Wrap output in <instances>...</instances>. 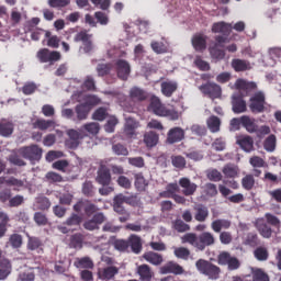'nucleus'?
<instances>
[{
    "label": "nucleus",
    "mask_w": 281,
    "mask_h": 281,
    "mask_svg": "<svg viewBox=\"0 0 281 281\" xmlns=\"http://www.w3.org/2000/svg\"><path fill=\"white\" fill-rule=\"evenodd\" d=\"M181 243L191 245L196 251H203L206 247L216 245V237L211 232H203L200 235L187 233L181 237Z\"/></svg>",
    "instance_id": "f257e3e1"
},
{
    "label": "nucleus",
    "mask_w": 281,
    "mask_h": 281,
    "mask_svg": "<svg viewBox=\"0 0 281 281\" xmlns=\"http://www.w3.org/2000/svg\"><path fill=\"white\" fill-rule=\"evenodd\" d=\"M149 109L159 117H169L172 121L179 120V112L167 109L166 105L161 103V99H159V97H151Z\"/></svg>",
    "instance_id": "f03ea898"
},
{
    "label": "nucleus",
    "mask_w": 281,
    "mask_h": 281,
    "mask_svg": "<svg viewBox=\"0 0 281 281\" xmlns=\"http://www.w3.org/2000/svg\"><path fill=\"white\" fill-rule=\"evenodd\" d=\"M199 273L206 276L209 280H218L221 278V268L209 260L199 259L195 262Z\"/></svg>",
    "instance_id": "7ed1b4c3"
},
{
    "label": "nucleus",
    "mask_w": 281,
    "mask_h": 281,
    "mask_svg": "<svg viewBox=\"0 0 281 281\" xmlns=\"http://www.w3.org/2000/svg\"><path fill=\"white\" fill-rule=\"evenodd\" d=\"M217 263L221 267H227L228 271H238L240 269V260L238 257L232 256L229 251H222L217 256Z\"/></svg>",
    "instance_id": "20e7f679"
},
{
    "label": "nucleus",
    "mask_w": 281,
    "mask_h": 281,
    "mask_svg": "<svg viewBox=\"0 0 281 281\" xmlns=\"http://www.w3.org/2000/svg\"><path fill=\"white\" fill-rule=\"evenodd\" d=\"M266 106H267V97L265 95V92L258 91L250 97L249 109L251 113H265Z\"/></svg>",
    "instance_id": "39448f33"
},
{
    "label": "nucleus",
    "mask_w": 281,
    "mask_h": 281,
    "mask_svg": "<svg viewBox=\"0 0 281 281\" xmlns=\"http://www.w3.org/2000/svg\"><path fill=\"white\" fill-rule=\"evenodd\" d=\"M36 58L42 64L48 63L49 65H54V63H58V60L63 58V55L58 50H50L49 48H41L36 53Z\"/></svg>",
    "instance_id": "423d86ee"
},
{
    "label": "nucleus",
    "mask_w": 281,
    "mask_h": 281,
    "mask_svg": "<svg viewBox=\"0 0 281 281\" xmlns=\"http://www.w3.org/2000/svg\"><path fill=\"white\" fill-rule=\"evenodd\" d=\"M20 155H22L24 159H29V161L34 164V161L43 159V148L38 145L25 146L20 148Z\"/></svg>",
    "instance_id": "0eeeda50"
},
{
    "label": "nucleus",
    "mask_w": 281,
    "mask_h": 281,
    "mask_svg": "<svg viewBox=\"0 0 281 281\" xmlns=\"http://www.w3.org/2000/svg\"><path fill=\"white\" fill-rule=\"evenodd\" d=\"M199 89H200L201 93H203L204 95H207L212 100H216V99L221 98V95L223 93V89H221V86H218V83H214V82H210V81L200 86Z\"/></svg>",
    "instance_id": "6e6552de"
},
{
    "label": "nucleus",
    "mask_w": 281,
    "mask_h": 281,
    "mask_svg": "<svg viewBox=\"0 0 281 281\" xmlns=\"http://www.w3.org/2000/svg\"><path fill=\"white\" fill-rule=\"evenodd\" d=\"M102 223H106V215H104V213L99 212L95 213L92 218L87 220L83 223V227L88 231V232H95V229H100V225H102Z\"/></svg>",
    "instance_id": "1a4fd4ad"
},
{
    "label": "nucleus",
    "mask_w": 281,
    "mask_h": 281,
    "mask_svg": "<svg viewBox=\"0 0 281 281\" xmlns=\"http://www.w3.org/2000/svg\"><path fill=\"white\" fill-rule=\"evenodd\" d=\"M159 272L162 276H168V273H172V276H183L186 273V269L177 261H168L162 267H160Z\"/></svg>",
    "instance_id": "9d476101"
},
{
    "label": "nucleus",
    "mask_w": 281,
    "mask_h": 281,
    "mask_svg": "<svg viewBox=\"0 0 281 281\" xmlns=\"http://www.w3.org/2000/svg\"><path fill=\"white\" fill-rule=\"evenodd\" d=\"M235 89H237V91H243L245 95H251V93H256L258 90V83L245 79H237L235 82Z\"/></svg>",
    "instance_id": "9b49d317"
},
{
    "label": "nucleus",
    "mask_w": 281,
    "mask_h": 281,
    "mask_svg": "<svg viewBox=\"0 0 281 281\" xmlns=\"http://www.w3.org/2000/svg\"><path fill=\"white\" fill-rule=\"evenodd\" d=\"M116 76L120 80H128L131 76V64L124 59H119L115 63Z\"/></svg>",
    "instance_id": "f8f14e48"
},
{
    "label": "nucleus",
    "mask_w": 281,
    "mask_h": 281,
    "mask_svg": "<svg viewBox=\"0 0 281 281\" xmlns=\"http://www.w3.org/2000/svg\"><path fill=\"white\" fill-rule=\"evenodd\" d=\"M232 111L233 113H236V114L247 113V101H245L243 94H239V93L233 94Z\"/></svg>",
    "instance_id": "ddd939ff"
},
{
    "label": "nucleus",
    "mask_w": 281,
    "mask_h": 281,
    "mask_svg": "<svg viewBox=\"0 0 281 281\" xmlns=\"http://www.w3.org/2000/svg\"><path fill=\"white\" fill-rule=\"evenodd\" d=\"M186 139V131L181 127H172L167 133V144H179Z\"/></svg>",
    "instance_id": "4468645a"
},
{
    "label": "nucleus",
    "mask_w": 281,
    "mask_h": 281,
    "mask_svg": "<svg viewBox=\"0 0 281 281\" xmlns=\"http://www.w3.org/2000/svg\"><path fill=\"white\" fill-rule=\"evenodd\" d=\"M112 207L115 212V214L119 215L120 223H126L127 221H131V212H128L124 204L116 201L115 198H113V204Z\"/></svg>",
    "instance_id": "2eb2a0df"
},
{
    "label": "nucleus",
    "mask_w": 281,
    "mask_h": 281,
    "mask_svg": "<svg viewBox=\"0 0 281 281\" xmlns=\"http://www.w3.org/2000/svg\"><path fill=\"white\" fill-rule=\"evenodd\" d=\"M95 181L99 186H111V169L101 165L97 172Z\"/></svg>",
    "instance_id": "dca6fc26"
},
{
    "label": "nucleus",
    "mask_w": 281,
    "mask_h": 281,
    "mask_svg": "<svg viewBox=\"0 0 281 281\" xmlns=\"http://www.w3.org/2000/svg\"><path fill=\"white\" fill-rule=\"evenodd\" d=\"M179 186L182 188V194L184 196H192L196 192L199 186L190 181V178H180Z\"/></svg>",
    "instance_id": "f3484780"
},
{
    "label": "nucleus",
    "mask_w": 281,
    "mask_h": 281,
    "mask_svg": "<svg viewBox=\"0 0 281 281\" xmlns=\"http://www.w3.org/2000/svg\"><path fill=\"white\" fill-rule=\"evenodd\" d=\"M67 135L69 138L66 140V146H68V148H71L72 150L80 146V139H83L85 137L82 133L76 130H68Z\"/></svg>",
    "instance_id": "a211bd4d"
},
{
    "label": "nucleus",
    "mask_w": 281,
    "mask_h": 281,
    "mask_svg": "<svg viewBox=\"0 0 281 281\" xmlns=\"http://www.w3.org/2000/svg\"><path fill=\"white\" fill-rule=\"evenodd\" d=\"M130 98L133 102H146L148 93L146 90L135 86L130 89Z\"/></svg>",
    "instance_id": "6ab92c4d"
},
{
    "label": "nucleus",
    "mask_w": 281,
    "mask_h": 281,
    "mask_svg": "<svg viewBox=\"0 0 281 281\" xmlns=\"http://www.w3.org/2000/svg\"><path fill=\"white\" fill-rule=\"evenodd\" d=\"M91 109L92 105L89 102L77 104L75 108L77 120H79V122H82V120H87V117H89V113H91Z\"/></svg>",
    "instance_id": "aec40b11"
},
{
    "label": "nucleus",
    "mask_w": 281,
    "mask_h": 281,
    "mask_svg": "<svg viewBox=\"0 0 281 281\" xmlns=\"http://www.w3.org/2000/svg\"><path fill=\"white\" fill-rule=\"evenodd\" d=\"M231 67L239 74L240 71H249L251 69V63L247 59L234 58L231 61Z\"/></svg>",
    "instance_id": "412c9836"
},
{
    "label": "nucleus",
    "mask_w": 281,
    "mask_h": 281,
    "mask_svg": "<svg viewBox=\"0 0 281 281\" xmlns=\"http://www.w3.org/2000/svg\"><path fill=\"white\" fill-rule=\"evenodd\" d=\"M143 258L154 267H159L164 263V256L159 252L147 251L143 255Z\"/></svg>",
    "instance_id": "4be33fe9"
},
{
    "label": "nucleus",
    "mask_w": 281,
    "mask_h": 281,
    "mask_svg": "<svg viewBox=\"0 0 281 281\" xmlns=\"http://www.w3.org/2000/svg\"><path fill=\"white\" fill-rule=\"evenodd\" d=\"M177 89H179V85L176 81H162L160 83V90L165 98H172Z\"/></svg>",
    "instance_id": "5701e85b"
},
{
    "label": "nucleus",
    "mask_w": 281,
    "mask_h": 281,
    "mask_svg": "<svg viewBox=\"0 0 281 281\" xmlns=\"http://www.w3.org/2000/svg\"><path fill=\"white\" fill-rule=\"evenodd\" d=\"M213 34H223V36H229L232 34V24L226 22H215L212 25Z\"/></svg>",
    "instance_id": "b1692460"
},
{
    "label": "nucleus",
    "mask_w": 281,
    "mask_h": 281,
    "mask_svg": "<svg viewBox=\"0 0 281 281\" xmlns=\"http://www.w3.org/2000/svg\"><path fill=\"white\" fill-rule=\"evenodd\" d=\"M194 212V218L198 223H205L210 216V210H207V206L203 204L195 205Z\"/></svg>",
    "instance_id": "393cba45"
},
{
    "label": "nucleus",
    "mask_w": 281,
    "mask_h": 281,
    "mask_svg": "<svg viewBox=\"0 0 281 281\" xmlns=\"http://www.w3.org/2000/svg\"><path fill=\"white\" fill-rule=\"evenodd\" d=\"M14 133V123L5 119L0 120V135L1 137H10Z\"/></svg>",
    "instance_id": "a878e982"
},
{
    "label": "nucleus",
    "mask_w": 281,
    "mask_h": 281,
    "mask_svg": "<svg viewBox=\"0 0 281 281\" xmlns=\"http://www.w3.org/2000/svg\"><path fill=\"white\" fill-rule=\"evenodd\" d=\"M241 126L247 131V133H258V124H256V119H251L248 115L241 116Z\"/></svg>",
    "instance_id": "bb28decb"
},
{
    "label": "nucleus",
    "mask_w": 281,
    "mask_h": 281,
    "mask_svg": "<svg viewBox=\"0 0 281 281\" xmlns=\"http://www.w3.org/2000/svg\"><path fill=\"white\" fill-rule=\"evenodd\" d=\"M232 227V222L229 220H215L211 223V229L215 232V234H221L222 229H229Z\"/></svg>",
    "instance_id": "cd10ccee"
},
{
    "label": "nucleus",
    "mask_w": 281,
    "mask_h": 281,
    "mask_svg": "<svg viewBox=\"0 0 281 281\" xmlns=\"http://www.w3.org/2000/svg\"><path fill=\"white\" fill-rule=\"evenodd\" d=\"M114 200H116L119 203H126L127 205H132V207H135L139 204V200H137V195H124L123 193H119L114 196Z\"/></svg>",
    "instance_id": "c85d7f7f"
},
{
    "label": "nucleus",
    "mask_w": 281,
    "mask_h": 281,
    "mask_svg": "<svg viewBox=\"0 0 281 281\" xmlns=\"http://www.w3.org/2000/svg\"><path fill=\"white\" fill-rule=\"evenodd\" d=\"M137 274L139 276L140 281L153 280V269H150V266L146 263H143L137 267Z\"/></svg>",
    "instance_id": "c756f323"
},
{
    "label": "nucleus",
    "mask_w": 281,
    "mask_h": 281,
    "mask_svg": "<svg viewBox=\"0 0 281 281\" xmlns=\"http://www.w3.org/2000/svg\"><path fill=\"white\" fill-rule=\"evenodd\" d=\"M45 32V38L47 47H50V49H58L60 47V37L58 35H52V31H44Z\"/></svg>",
    "instance_id": "7c9ffc66"
},
{
    "label": "nucleus",
    "mask_w": 281,
    "mask_h": 281,
    "mask_svg": "<svg viewBox=\"0 0 281 281\" xmlns=\"http://www.w3.org/2000/svg\"><path fill=\"white\" fill-rule=\"evenodd\" d=\"M192 45L195 52H203L207 47V38L203 35H194L192 37Z\"/></svg>",
    "instance_id": "2f4dec72"
},
{
    "label": "nucleus",
    "mask_w": 281,
    "mask_h": 281,
    "mask_svg": "<svg viewBox=\"0 0 281 281\" xmlns=\"http://www.w3.org/2000/svg\"><path fill=\"white\" fill-rule=\"evenodd\" d=\"M56 122L53 120L37 119L33 123V128H38V131H47L48 128H54Z\"/></svg>",
    "instance_id": "473e14b6"
},
{
    "label": "nucleus",
    "mask_w": 281,
    "mask_h": 281,
    "mask_svg": "<svg viewBox=\"0 0 281 281\" xmlns=\"http://www.w3.org/2000/svg\"><path fill=\"white\" fill-rule=\"evenodd\" d=\"M27 249L30 251H37V254L43 252V240L38 237H29Z\"/></svg>",
    "instance_id": "72a5a7b5"
},
{
    "label": "nucleus",
    "mask_w": 281,
    "mask_h": 281,
    "mask_svg": "<svg viewBox=\"0 0 281 281\" xmlns=\"http://www.w3.org/2000/svg\"><path fill=\"white\" fill-rule=\"evenodd\" d=\"M212 60L216 63L225 59V50L218 48V44H214L209 48Z\"/></svg>",
    "instance_id": "f704fd0d"
},
{
    "label": "nucleus",
    "mask_w": 281,
    "mask_h": 281,
    "mask_svg": "<svg viewBox=\"0 0 281 281\" xmlns=\"http://www.w3.org/2000/svg\"><path fill=\"white\" fill-rule=\"evenodd\" d=\"M237 144L243 150H245V153H251V150H254V138L251 136H244L239 138Z\"/></svg>",
    "instance_id": "c9c22d12"
},
{
    "label": "nucleus",
    "mask_w": 281,
    "mask_h": 281,
    "mask_svg": "<svg viewBox=\"0 0 281 281\" xmlns=\"http://www.w3.org/2000/svg\"><path fill=\"white\" fill-rule=\"evenodd\" d=\"M144 143L147 148H154L156 144H159V134L153 131L145 133Z\"/></svg>",
    "instance_id": "e433bc0d"
},
{
    "label": "nucleus",
    "mask_w": 281,
    "mask_h": 281,
    "mask_svg": "<svg viewBox=\"0 0 281 281\" xmlns=\"http://www.w3.org/2000/svg\"><path fill=\"white\" fill-rule=\"evenodd\" d=\"M222 172L226 179H236V177H238L239 169L238 166L228 164L224 166Z\"/></svg>",
    "instance_id": "4c0bfd02"
},
{
    "label": "nucleus",
    "mask_w": 281,
    "mask_h": 281,
    "mask_svg": "<svg viewBox=\"0 0 281 281\" xmlns=\"http://www.w3.org/2000/svg\"><path fill=\"white\" fill-rule=\"evenodd\" d=\"M257 229L262 238H271L273 234V229H271V226H269V224L265 222H257Z\"/></svg>",
    "instance_id": "58836bf2"
},
{
    "label": "nucleus",
    "mask_w": 281,
    "mask_h": 281,
    "mask_svg": "<svg viewBox=\"0 0 281 281\" xmlns=\"http://www.w3.org/2000/svg\"><path fill=\"white\" fill-rule=\"evenodd\" d=\"M206 124L211 133H218V131H221V119L216 115L210 116Z\"/></svg>",
    "instance_id": "ea45409f"
},
{
    "label": "nucleus",
    "mask_w": 281,
    "mask_h": 281,
    "mask_svg": "<svg viewBox=\"0 0 281 281\" xmlns=\"http://www.w3.org/2000/svg\"><path fill=\"white\" fill-rule=\"evenodd\" d=\"M128 245L133 251V254H140L142 252V238L137 235H132L130 237Z\"/></svg>",
    "instance_id": "a19ab883"
},
{
    "label": "nucleus",
    "mask_w": 281,
    "mask_h": 281,
    "mask_svg": "<svg viewBox=\"0 0 281 281\" xmlns=\"http://www.w3.org/2000/svg\"><path fill=\"white\" fill-rule=\"evenodd\" d=\"M135 188L138 192H144L148 188V181L144 178V173L139 172L135 175Z\"/></svg>",
    "instance_id": "79ce46f5"
},
{
    "label": "nucleus",
    "mask_w": 281,
    "mask_h": 281,
    "mask_svg": "<svg viewBox=\"0 0 281 281\" xmlns=\"http://www.w3.org/2000/svg\"><path fill=\"white\" fill-rule=\"evenodd\" d=\"M75 267H77V269H93L94 265L91 258L82 257L78 258L77 261H75Z\"/></svg>",
    "instance_id": "37998d69"
},
{
    "label": "nucleus",
    "mask_w": 281,
    "mask_h": 281,
    "mask_svg": "<svg viewBox=\"0 0 281 281\" xmlns=\"http://www.w3.org/2000/svg\"><path fill=\"white\" fill-rule=\"evenodd\" d=\"M254 256L256 260L265 262V260H269V250L267 247L259 246L254 250Z\"/></svg>",
    "instance_id": "c03bdc74"
},
{
    "label": "nucleus",
    "mask_w": 281,
    "mask_h": 281,
    "mask_svg": "<svg viewBox=\"0 0 281 281\" xmlns=\"http://www.w3.org/2000/svg\"><path fill=\"white\" fill-rule=\"evenodd\" d=\"M244 245L252 248L258 247V245H260V238L258 237V234L248 233L244 239Z\"/></svg>",
    "instance_id": "a18cd8bd"
},
{
    "label": "nucleus",
    "mask_w": 281,
    "mask_h": 281,
    "mask_svg": "<svg viewBox=\"0 0 281 281\" xmlns=\"http://www.w3.org/2000/svg\"><path fill=\"white\" fill-rule=\"evenodd\" d=\"M137 128V123L133 120H128L125 124L124 127V134L126 135V137H128L130 139H133V137H135V135H137L135 133V130Z\"/></svg>",
    "instance_id": "49530a36"
},
{
    "label": "nucleus",
    "mask_w": 281,
    "mask_h": 281,
    "mask_svg": "<svg viewBox=\"0 0 281 281\" xmlns=\"http://www.w3.org/2000/svg\"><path fill=\"white\" fill-rule=\"evenodd\" d=\"M280 178L278 175L271 172V171H266L262 181L265 183H271L272 186H278V183H281V171H280Z\"/></svg>",
    "instance_id": "de8ad7c7"
},
{
    "label": "nucleus",
    "mask_w": 281,
    "mask_h": 281,
    "mask_svg": "<svg viewBox=\"0 0 281 281\" xmlns=\"http://www.w3.org/2000/svg\"><path fill=\"white\" fill-rule=\"evenodd\" d=\"M117 273H119V270L116 267H113V266L106 267L101 272V280H112V278H115Z\"/></svg>",
    "instance_id": "09e8293b"
},
{
    "label": "nucleus",
    "mask_w": 281,
    "mask_h": 281,
    "mask_svg": "<svg viewBox=\"0 0 281 281\" xmlns=\"http://www.w3.org/2000/svg\"><path fill=\"white\" fill-rule=\"evenodd\" d=\"M277 138L274 134L269 135L263 142V148L267 153L276 150Z\"/></svg>",
    "instance_id": "8fccbe9b"
},
{
    "label": "nucleus",
    "mask_w": 281,
    "mask_h": 281,
    "mask_svg": "<svg viewBox=\"0 0 281 281\" xmlns=\"http://www.w3.org/2000/svg\"><path fill=\"white\" fill-rule=\"evenodd\" d=\"M81 131H86V133H89V135H98L100 133V123H86L81 127Z\"/></svg>",
    "instance_id": "3c124183"
},
{
    "label": "nucleus",
    "mask_w": 281,
    "mask_h": 281,
    "mask_svg": "<svg viewBox=\"0 0 281 281\" xmlns=\"http://www.w3.org/2000/svg\"><path fill=\"white\" fill-rule=\"evenodd\" d=\"M82 223V216L72 213L65 222L64 225H67L68 227H78Z\"/></svg>",
    "instance_id": "603ef678"
},
{
    "label": "nucleus",
    "mask_w": 281,
    "mask_h": 281,
    "mask_svg": "<svg viewBox=\"0 0 281 281\" xmlns=\"http://www.w3.org/2000/svg\"><path fill=\"white\" fill-rule=\"evenodd\" d=\"M254 186H256V179L254 178V175H246L241 179V187L244 190H254Z\"/></svg>",
    "instance_id": "864d4df0"
},
{
    "label": "nucleus",
    "mask_w": 281,
    "mask_h": 281,
    "mask_svg": "<svg viewBox=\"0 0 281 281\" xmlns=\"http://www.w3.org/2000/svg\"><path fill=\"white\" fill-rule=\"evenodd\" d=\"M173 254L176 258H179L180 260H189L190 259V249L186 247H178L175 248Z\"/></svg>",
    "instance_id": "5fc2aeb1"
},
{
    "label": "nucleus",
    "mask_w": 281,
    "mask_h": 281,
    "mask_svg": "<svg viewBox=\"0 0 281 281\" xmlns=\"http://www.w3.org/2000/svg\"><path fill=\"white\" fill-rule=\"evenodd\" d=\"M173 229L179 234H183L186 232H190V224H187L183 220H176L173 222Z\"/></svg>",
    "instance_id": "6e6d98bb"
},
{
    "label": "nucleus",
    "mask_w": 281,
    "mask_h": 281,
    "mask_svg": "<svg viewBox=\"0 0 281 281\" xmlns=\"http://www.w3.org/2000/svg\"><path fill=\"white\" fill-rule=\"evenodd\" d=\"M108 116L109 112L106 111V108H99L92 114V120H97L98 122H104Z\"/></svg>",
    "instance_id": "4d7b16f0"
},
{
    "label": "nucleus",
    "mask_w": 281,
    "mask_h": 281,
    "mask_svg": "<svg viewBox=\"0 0 281 281\" xmlns=\"http://www.w3.org/2000/svg\"><path fill=\"white\" fill-rule=\"evenodd\" d=\"M150 47L155 54H166L168 52V46L164 42H151Z\"/></svg>",
    "instance_id": "13d9d810"
},
{
    "label": "nucleus",
    "mask_w": 281,
    "mask_h": 281,
    "mask_svg": "<svg viewBox=\"0 0 281 281\" xmlns=\"http://www.w3.org/2000/svg\"><path fill=\"white\" fill-rule=\"evenodd\" d=\"M83 212H85L86 216H93L94 214L99 213L98 212V205L93 204L89 200H86Z\"/></svg>",
    "instance_id": "bf43d9fd"
},
{
    "label": "nucleus",
    "mask_w": 281,
    "mask_h": 281,
    "mask_svg": "<svg viewBox=\"0 0 281 281\" xmlns=\"http://www.w3.org/2000/svg\"><path fill=\"white\" fill-rule=\"evenodd\" d=\"M82 240H83L82 234L80 233L74 234L70 237V245L71 247H74V249H82Z\"/></svg>",
    "instance_id": "052dcab7"
},
{
    "label": "nucleus",
    "mask_w": 281,
    "mask_h": 281,
    "mask_svg": "<svg viewBox=\"0 0 281 281\" xmlns=\"http://www.w3.org/2000/svg\"><path fill=\"white\" fill-rule=\"evenodd\" d=\"M48 5L49 8L60 10L67 8V5H71V0H48Z\"/></svg>",
    "instance_id": "680f3d73"
},
{
    "label": "nucleus",
    "mask_w": 281,
    "mask_h": 281,
    "mask_svg": "<svg viewBox=\"0 0 281 281\" xmlns=\"http://www.w3.org/2000/svg\"><path fill=\"white\" fill-rule=\"evenodd\" d=\"M25 203V198L21 194H16L15 196H11L9 200V207H21Z\"/></svg>",
    "instance_id": "e2e57ef3"
},
{
    "label": "nucleus",
    "mask_w": 281,
    "mask_h": 281,
    "mask_svg": "<svg viewBox=\"0 0 281 281\" xmlns=\"http://www.w3.org/2000/svg\"><path fill=\"white\" fill-rule=\"evenodd\" d=\"M194 65H195V67H198V69L200 71H210V69H211L210 63L203 60V58H201V56L195 57Z\"/></svg>",
    "instance_id": "0e129e2a"
},
{
    "label": "nucleus",
    "mask_w": 281,
    "mask_h": 281,
    "mask_svg": "<svg viewBox=\"0 0 281 281\" xmlns=\"http://www.w3.org/2000/svg\"><path fill=\"white\" fill-rule=\"evenodd\" d=\"M171 164L175 168L183 170V168H186L187 161L183 156H173L171 157Z\"/></svg>",
    "instance_id": "69168bd1"
},
{
    "label": "nucleus",
    "mask_w": 281,
    "mask_h": 281,
    "mask_svg": "<svg viewBox=\"0 0 281 281\" xmlns=\"http://www.w3.org/2000/svg\"><path fill=\"white\" fill-rule=\"evenodd\" d=\"M252 281H269V274L262 269H256L252 271Z\"/></svg>",
    "instance_id": "338daca9"
},
{
    "label": "nucleus",
    "mask_w": 281,
    "mask_h": 281,
    "mask_svg": "<svg viewBox=\"0 0 281 281\" xmlns=\"http://www.w3.org/2000/svg\"><path fill=\"white\" fill-rule=\"evenodd\" d=\"M9 161L12 164V166H18L20 168L27 166V162H25V160H23V158H21V156L18 154H11L9 156Z\"/></svg>",
    "instance_id": "774afa93"
}]
</instances>
